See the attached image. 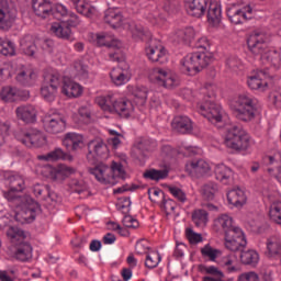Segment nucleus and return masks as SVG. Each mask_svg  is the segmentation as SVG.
<instances>
[{"instance_id":"obj_10","label":"nucleus","mask_w":281,"mask_h":281,"mask_svg":"<svg viewBox=\"0 0 281 281\" xmlns=\"http://www.w3.org/2000/svg\"><path fill=\"white\" fill-rule=\"evenodd\" d=\"M58 87H60V74L54 72L47 75L41 88V94L46 102H54L58 94Z\"/></svg>"},{"instance_id":"obj_31","label":"nucleus","mask_w":281,"mask_h":281,"mask_svg":"<svg viewBox=\"0 0 281 281\" xmlns=\"http://www.w3.org/2000/svg\"><path fill=\"white\" fill-rule=\"evenodd\" d=\"M32 192L36 199L42 201H56V193L52 192L49 184L35 183L32 187Z\"/></svg>"},{"instance_id":"obj_54","label":"nucleus","mask_w":281,"mask_h":281,"mask_svg":"<svg viewBox=\"0 0 281 281\" xmlns=\"http://www.w3.org/2000/svg\"><path fill=\"white\" fill-rule=\"evenodd\" d=\"M74 69L76 71V76L79 77L80 80H87V78H89V66L85 64V61H75Z\"/></svg>"},{"instance_id":"obj_14","label":"nucleus","mask_w":281,"mask_h":281,"mask_svg":"<svg viewBox=\"0 0 281 281\" xmlns=\"http://www.w3.org/2000/svg\"><path fill=\"white\" fill-rule=\"evenodd\" d=\"M41 212V206L36 202L31 204H24L16 213L15 221L25 225V223H32L36 218V213Z\"/></svg>"},{"instance_id":"obj_13","label":"nucleus","mask_w":281,"mask_h":281,"mask_svg":"<svg viewBox=\"0 0 281 281\" xmlns=\"http://www.w3.org/2000/svg\"><path fill=\"white\" fill-rule=\"evenodd\" d=\"M186 170L190 177H195V179H201V177H205L210 175L212 167H210V162L204 159H193L187 162Z\"/></svg>"},{"instance_id":"obj_36","label":"nucleus","mask_w":281,"mask_h":281,"mask_svg":"<svg viewBox=\"0 0 281 281\" xmlns=\"http://www.w3.org/2000/svg\"><path fill=\"white\" fill-rule=\"evenodd\" d=\"M227 201L235 207H243L247 203V194L243 189L236 188L227 193Z\"/></svg>"},{"instance_id":"obj_39","label":"nucleus","mask_w":281,"mask_h":281,"mask_svg":"<svg viewBox=\"0 0 281 281\" xmlns=\"http://www.w3.org/2000/svg\"><path fill=\"white\" fill-rule=\"evenodd\" d=\"M79 14L91 19L95 14V7L90 5L87 0H69Z\"/></svg>"},{"instance_id":"obj_6","label":"nucleus","mask_w":281,"mask_h":281,"mask_svg":"<svg viewBox=\"0 0 281 281\" xmlns=\"http://www.w3.org/2000/svg\"><path fill=\"white\" fill-rule=\"evenodd\" d=\"M226 14L231 23L234 25H243V23H247V21L254 19V9L251 5L240 7V3L228 0Z\"/></svg>"},{"instance_id":"obj_50","label":"nucleus","mask_w":281,"mask_h":281,"mask_svg":"<svg viewBox=\"0 0 281 281\" xmlns=\"http://www.w3.org/2000/svg\"><path fill=\"white\" fill-rule=\"evenodd\" d=\"M168 169H149L144 172L143 177L145 179H150V181H161V179H166L168 177Z\"/></svg>"},{"instance_id":"obj_59","label":"nucleus","mask_w":281,"mask_h":281,"mask_svg":"<svg viewBox=\"0 0 281 281\" xmlns=\"http://www.w3.org/2000/svg\"><path fill=\"white\" fill-rule=\"evenodd\" d=\"M130 32L132 34V38L134 41H144V36H146V32L144 31V26L131 23L130 24Z\"/></svg>"},{"instance_id":"obj_11","label":"nucleus","mask_w":281,"mask_h":281,"mask_svg":"<svg viewBox=\"0 0 281 281\" xmlns=\"http://www.w3.org/2000/svg\"><path fill=\"white\" fill-rule=\"evenodd\" d=\"M18 139L27 148H38L41 146H44V144H47V138L45 137V134L34 128L23 132L21 136L18 135Z\"/></svg>"},{"instance_id":"obj_16","label":"nucleus","mask_w":281,"mask_h":281,"mask_svg":"<svg viewBox=\"0 0 281 281\" xmlns=\"http://www.w3.org/2000/svg\"><path fill=\"white\" fill-rule=\"evenodd\" d=\"M146 56L151 60V63H158L164 65L168 63V54L166 48L159 42H151V44L146 48Z\"/></svg>"},{"instance_id":"obj_29","label":"nucleus","mask_w":281,"mask_h":281,"mask_svg":"<svg viewBox=\"0 0 281 281\" xmlns=\"http://www.w3.org/2000/svg\"><path fill=\"white\" fill-rule=\"evenodd\" d=\"M18 120H22L25 124H34L36 122V108L33 105H20L15 110Z\"/></svg>"},{"instance_id":"obj_37","label":"nucleus","mask_w":281,"mask_h":281,"mask_svg":"<svg viewBox=\"0 0 281 281\" xmlns=\"http://www.w3.org/2000/svg\"><path fill=\"white\" fill-rule=\"evenodd\" d=\"M33 10L41 19L52 16V2L49 0H33Z\"/></svg>"},{"instance_id":"obj_3","label":"nucleus","mask_w":281,"mask_h":281,"mask_svg":"<svg viewBox=\"0 0 281 281\" xmlns=\"http://www.w3.org/2000/svg\"><path fill=\"white\" fill-rule=\"evenodd\" d=\"M212 60H214V56H212L211 53H191L182 59V71L188 74V76H196V74H199V71H203Z\"/></svg>"},{"instance_id":"obj_41","label":"nucleus","mask_w":281,"mask_h":281,"mask_svg":"<svg viewBox=\"0 0 281 281\" xmlns=\"http://www.w3.org/2000/svg\"><path fill=\"white\" fill-rule=\"evenodd\" d=\"M7 236L12 245H21V243L27 238L25 231L19 228L18 226H10L7 229Z\"/></svg>"},{"instance_id":"obj_1","label":"nucleus","mask_w":281,"mask_h":281,"mask_svg":"<svg viewBox=\"0 0 281 281\" xmlns=\"http://www.w3.org/2000/svg\"><path fill=\"white\" fill-rule=\"evenodd\" d=\"M231 109L239 122H254L258 115L260 102L249 93H241L231 103Z\"/></svg>"},{"instance_id":"obj_57","label":"nucleus","mask_w":281,"mask_h":281,"mask_svg":"<svg viewBox=\"0 0 281 281\" xmlns=\"http://www.w3.org/2000/svg\"><path fill=\"white\" fill-rule=\"evenodd\" d=\"M42 161H58V159H65V151L60 148H55L46 155L38 156Z\"/></svg>"},{"instance_id":"obj_4","label":"nucleus","mask_w":281,"mask_h":281,"mask_svg":"<svg viewBox=\"0 0 281 281\" xmlns=\"http://www.w3.org/2000/svg\"><path fill=\"white\" fill-rule=\"evenodd\" d=\"M271 36L269 33L262 30H255L249 33L247 37V47L252 56L258 58H267V52H269V43Z\"/></svg>"},{"instance_id":"obj_22","label":"nucleus","mask_w":281,"mask_h":281,"mask_svg":"<svg viewBox=\"0 0 281 281\" xmlns=\"http://www.w3.org/2000/svg\"><path fill=\"white\" fill-rule=\"evenodd\" d=\"M90 175L99 181L100 183H104L113 186V176H111V167L105 164H99L94 168L90 169Z\"/></svg>"},{"instance_id":"obj_63","label":"nucleus","mask_w":281,"mask_h":281,"mask_svg":"<svg viewBox=\"0 0 281 281\" xmlns=\"http://www.w3.org/2000/svg\"><path fill=\"white\" fill-rule=\"evenodd\" d=\"M0 54L1 56H14V45L12 42H5L0 38Z\"/></svg>"},{"instance_id":"obj_21","label":"nucleus","mask_w":281,"mask_h":281,"mask_svg":"<svg viewBox=\"0 0 281 281\" xmlns=\"http://www.w3.org/2000/svg\"><path fill=\"white\" fill-rule=\"evenodd\" d=\"M44 128L46 133H50L52 135H58V133H64L67 124L65 120L58 115L46 116L43 120Z\"/></svg>"},{"instance_id":"obj_30","label":"nucleus","mask_w":281,"mask_h":281,"mask_svg":"<svg viewBox=\"0 0 281 281\" xmlns=\"http://www.w3.org/2000/svg\"><path fill=\"white\" fill-rule=\"evenodd\" d=\"M45 170L49 172L50 178L54 179V181H65L67 177L76 172V169L67 167V165H59L57 168L46 167Z\"/></svg>"},{"instance_id":"obj_47","label":"nucleus","mask_w":281,"mask_h":281,"mask_svg":"<svg viewBox=\"0 0 281 281\" xmlns=\"http://www.w3.org/2000/svg\"><path fill=\"white\" fill-rule=\"evenodd\" d=\"M240 260L243 265H249L250 267H256L260 261V255L254 249L243 250L240 254Z\"/></svg>"},{"instance_id":"obj_40","label":"nucleus","mask_w":281,"mask_h":281,"mask_svg":"<svg viewBox=\"0 0 281 281\" xmlns=\"http://www.w3.org/2000/svg\"><path fill=\"white\" fill-rule=\"evenodd\" d=\"M2 102H16L21 100V90L16 87L5 86L0 91Z\"/></svg>"},{"instance_id":"obj_43","label":"nucleus","mask_w":281,"mask_h":281,"mask_svg":"<svg viewBox=\"0 0 281 281\" xmlns=\"http://www.w3.org/2000/svg\"><path fill=\"white\" fill-rule=\"evenodd\" d=\"M232 177H234V172L227 166L217 165L215 167V179L224 186L232 181Z\"/></svg>"},{"instance_id":"obj_53","label":"nucleus","mask_w":281,"mask_h":281,"mask_svg":"<svg viewBox=\"0 0 281 281\" xmlns=\"http://www.w3.org/2000/svg\"><path fill=\"white\" fill-rule=\"evenodd\" d=\"M160 262L161 255L158 251H150L146 256L145 267H147V269H156V267H159Z\"/></svg>"},{"instance_id":"obj_18","label":"nucleus","mask_w":281,"mask_h":281,"mask_svg":"<svg viewBox=\"0 0 281 281\" xmlns=\"http://www.w3.org/2000/svg\"><path fill=\"white\" fill-rule=\"evenodd\" d=\"M225 247L229 251H241L247 247V238L243 229L231 233V235L225 237Z\"/></svg>"},{"instance_id":"obj_51","label":"nucleus","mask_w":281,"mask_h":281,"mask_svg":"<svg viewBox=\"0 0 281 281\" xmlns=\"http://www.w3.org/2000/svg\"><path fill=\"white\" fill-rule=\"evenodd\" d=\"M192 221L196 227H205L207 225V211L203 209L193 211Z\"/></svg>"},{"instance_id":"obj_49","label":"nucleus","mask_w":281,"mask_h":281,"mask_svg":"<svg viewBox=\"0 0 281 281\" xmlns=\"http://www.w3.org/2000/svg\"><path fill=\"white\" fill-rule=\"evenodd\" d=\"M269 217L277 225H281V201L277 200L270 204Z\"/></svg>"},{"instance_id":"obj_35","label":"nucleus","mask_w":281,"mask_h":281,"mask_svg":"<svg viewBox=\"0 0 281 281\" xmlns=\"http://www.w3.org/2000/svg\"><path fill=\"white\" fill-rule=\"evenodd\" d=\"M15 80L22 87H32L36 82V72L32 68H23L18 72Z\"/></svg>"},{"instance_id":"obj_42","label":"nucleus","mask_w":281,"mask_h":281,"mask_svg":"<svg viewBox=\"0 0 281 281\" xmlns=\"http://www.w3.org/2000/svg\"><path fill=\"white\" fill-rule=\"evenodd\" d=\"M207 21L211 25H218L221 23V5L217 2L209 1L207 4Z\"/></svg>"},{"instance_id":"obj_24","label":"nucleus","mask_w":281,"mask_h":281,"mask_svg":"<svg viewBox=\"0 0 281 281\" xmlns=\"http://www.w3.org/2000/svg\"><path fill=\"white\" fill-rule=\"evenodd\" d=\"M110 77L115 87H122L131 80V70H128V67L122 68V66H119L111 70Z\"/></svg>"},{"instance_id":"obj_58","label":"nucleus","mask_w":281,"mask_h":281,"mask_svg":"<svg viewBox=\"0 0 281 281\" xmlns=\"http://www.w3.org/2000/svg\"><path fill=\"white\" fill-rule=\"evenodd\" d=\"M261 60H267L268 63H271V65H273L274 67H278L281 63V54L276 49L268 48L266 57H261Z\"/></svg>"},{"instance_id":"obj_64","label":"nucleus","mask_w":281,"mask_h":281,"mask_svg":"<svg viewBox=\"0 0 281 281\" xmlns=\"http://www.w3.org/2000/svg\"><path fill=\"white\" fill-rule=\"evenodd\" d=\"M61 21L66 23V25H68L70 29L78 27V25H80L81 23L80 18L71 11L68 12V15H66V19Z\"/></svg>"},{"instance_id":"obj_17","label":"nucleus","mask_w":281,"mask_h":281,"mask_svg":"<svg viewBox=\"0 0 281 281\" xmlns=\"http://www.w3.org/2000/svg\"><path fill=\"white\" fill-rule=\"evenodd\" d=\"M216 232L224 234L225 238L240 231V227L234 225V220L227 214H222L214 221Z\"/></svg>"},{"instance_id":"obj_27","label":"nucleus","mask_w":281,"mask_h":281,"mask_svg":"<svg viewBox=\"0 0 281 281\" xmlns=\"http://www.w3.org/2000/svg\"><path fill=\"white\" fill-rule=\"evenodd\" d=\"M104 23H106L113 30H117V27H122L124 25V16L122 12L117 9H108L104 13Z\"/></svg>"},{"instance_id":"obj_56","label":"nucleus","mask_w":281,"mask_h":281,"mask_svg":"<svg viewBox=\"0 0 281 281\" xmlns=\"http://www.w3.org/2000/svg\"><path fill=\"white\" fill-rule=\"evenodd\" d=\"M97 44L99 45V47H122L121 41L114 40L109 43V37L104 33L97 34Z\"/></svg>"},{"instance_id":"obj_5","label":"nucleus","mask_w":281,"mask_h":281,"mask_svg":"<svg viewBox=\"0 0 281 281\" xmlns=\"http://www.w3.org/2000/svg\"><path fill=\"white\" fill-rule=\"evenodd\" d=\"M224 145L231 150H247L251 146V137L243 127L233 125L226 131Z\"/></svg>"},{"instance_id":"obj_33","label":"nucleus","mask_w":281,"mask_h":281,"mask_svg":"<svg viewBox=\"0 0 281 281\" xmlns=\"http://www.w3.org/2000/svg\"><path fill=\"white\" fill-rule=\"evenodd\" d=\"M266 256L268 258H281V238L272 236L266 241Z\"/></svg>"},{"instance_id":"obj_61","label":"nucleus","mask_w":281,"mask_h":281,"mask_svg":"<svg viewBox=\"0 0 281 281\" xmlns=\"http://www.w3.org/2000/svg\"><path fill=\"white\" fill-rule=\"evenodd\" d=\"M201 254L202 256H204V258H209L214 262V260H216V258L221 256V250L213 248L210 245H206L201 249Z\"/></svg>"},{"instance_id":"obj_25","label":"nucleus","mask_w":281,"mask_h":281,"mask_svg":"<svg viewBox=\"0 0 281 281\" xmlns=\"http://www.w3.org/2000/svg\"><path fill=\"white\" fill-rule=\"evenodd\" d=\"M265 164L268 166L267 172L270 175V177H273V179H277L279 183H281V158L280 156H266L263 158Z\"/></svg>"},{"instance_id":"obj_23","label":"nucleus","mask_w":281,"mask_h":281,"mask_svg":"<svg viewBox=\"0 0 281 281\" xmlns=\"http://www.w3.org/2000/svg\"><path fill=\"white\" fill-rule=\"evenodd\" d=\"M63 144L68 150H80L85 148V136L74 132L67 133L63 139Z\"/></svg>"},{"instance_id":"obj_46","label":"nucleus","mask_w":281,"mask_h":281,"mask_svg":"<svg viewBox=\"0 0 281 281\" xmlns=\"http://www.w3.org/2000/svg\"><path fill=\"white\" fill-rule=\"evenodd\" d=\"M20 49L26 56H34L36 54V44L32 35H25L20 42Z\"/></svg>"},{"instance_id":"obj_44","label":"nucleus","mask_w":281,"mask_h":281,"mask_svg":"<svg viewBox=\"0 0 281 281\" xmlns=\"http://www.w3.org/2000/svg\"><path fill=\"white\" fill-rule=\"evenodd\" d=\"M218 265L227 273H237V271H240V268H238V266H236V256L235 255H228V256L222 257L218 261Z\"/></svg>"},{"instance_id":"obj_2","label":"nucleus","mask_w":281,"mask_h":281,"mask_svg":"<svg viewBox=\"0 0 281 281\" xmlns=\"http://www.w3.org/2000/svg\"><path fill=\"white\" fill-rule=\"evenodd\" d=\"M95 103L105 113H117L121 117H128L135 111V105L131 100L126 98L117 99L115 94L97 97Z\"/></svg>"},{"instance_id":"obj_28","label":"nucleus","mask_w":281,"mask_h":281,"mask_svg":"<svg viewBox=\"0 0 281 281\" xmlns=\"http://www.w3.org/2000/svg\"><path fill=\"white\" fill-rule=\"evenodd\" d=\"M82 87L80 83L69 79L65 78L61 87V93L64 95H67V98H80L82 95Z\"/></svg>"},{"instance_id":"obj_32","label":"nucleus","mask_w":281,"mask_h":281,"mask_svg":"<svg viewBox=\"0 0 281 281\" xmlns=\"http://www.w3.org/2000/svg\"><path fill=\"white\" fill-rule=\"evenodd\" d=\"M173 131L186 135L188 133H192V120L186 115L176 116L171 123Z\"/></svg>"},{"instance_id":"obj_8","label":"nucleus","mask_w":281,"mask_h":281,"mask_svg":"<svg viewBox=\"0 0 281 281\" xmlns=\"http://www.w3.org/2000/svg\"><path fill=\"white\" fill-rule=\"evenodd\" d=\"M149 80L154 85H158V87H164L165 89H175V87H179L180 85L179 77L164 68H154L149 72Z\"/></svg>"},{"instance_id":"obj_9","label":"nucleus","mask_w":281,"mask_h":281,"mask_svg":"<svg viewBox=\"0 0 281 281\" xmlns=\"http://www.w3.org/2000/svg\"><path fill=\"white\" fill-rule=\"evenodd\" d=\"M198 111L211 124H223V120H225V111L218 103H214V101H205L204 103L198 104Z\"/></svg>"},{"instance_id":"obj_12","label":"nucleus","mask_w":281,"mask_h":281,"mask_svg":"<svg viewBox=\"0 0 281 281\" xmlns=\"http://www.w3.org/2000/svg\"><path fill=\"white\" fill-rule=\"evenodd\" d=\"M89 154L87 159L93 161V159H108L109 158V146L102 140V138H95L90 140L88 144Z\"/></svg>"},{"instance_id":"obj_20","label":"nucleus","mask_w":281,"mask_h":281,"mask_svg":"<svg viewBox=\"0 0 281 281\" xmlns=\"http://www.w3.org/2000/svg\"><path fill=\"white\" fill-rule=\"evenodd\" d=\"M207 5H210V0H184L187 13L195 19H201L207 12Z\"/></svg>"},{"instance_id":"obj_62","label":"nucleus","mask_w":281,"mask_h":281,"mask_svg":"<svg viewBox=\"0 0 281 281\" xmlns=\"http://www.w3.org/2000/svg\"><path fill=\"white\" fill-rule=\"evenodd\" d=\"M162 9L168 14H175L181 10V4L177 0H165Z\"/></svg>"},{"instance_id":"obj_48","label":"nucleus","mask_w":281,"mask_h":281,"mask_svg":"<svg viewBox=\"0 0 281 281\" xmlns=\"http://www.w3.org/2000/svg\"><path fill=\"white\" fill-rule=\"evenodd\" d=\"M112 181L115 183V179H126V169L120 161H112L110 166Z\"/></svg>"},{"instance_id":"obj_60","label":"nucleus","mask_w":281,"mask_h":281,"mask_svg":"<svg viewBox=\"0 0 281 281\" xmlns=\"http://www.w3.org/2000/svg\"><path fill=\"white\" fill-rule=\"evenodd\" d=\"M69 12L70 11L67 9V7L63 4H56L54 8H52L50 14L57 20L63 19V21H65Z\"/></svg>"},{"instance_id":"obj_52","label":"nucleus","mask_w":281,"mask_h":281,"mask_svg":"<svg viewBox=\"0 0 281 281\" xmlns=\"http://www.w3.org/2000/svg\"><path fill=\"white\" fill-rule=\"evenodd\" d=\"M69 188L71 192H76L77 194H89V186L85 180L71 179L69 182Z\"/></svg>"},{"instance_id":"obj_19","label":"nucleus","mask_w":281,"mask_h":281,"mask_svg":"<svg viewBox=\"0 0 281 281\" xmlns=\"http://www.w3.org/2000/svg\"><path fill=\"white\" fill-rule=\"evenodd\" d=\"M247 85L252 91H267L269 83L267 82V72L257 70L247 77Z\"/></svg>"},{"instance_id":"obj_38","label":"nucleus","mask_w":281,"mask_h":281,"mask_svg":"<svg viewBox=\"0 0 281 281\" xmlns=\"http://www.w3.org/2000/svg\"><path fill=\"white\" fill-rule=\"evenodd\" d=\"M13 258L20 262H27V260H32V245L23 241L18 244V247L13 252Z\"/></svg>"},{"instance_id":"obj_15","label":"nucleus","mask_w":281,"mask_h":281,"mask_svg":"<svg viewBox=\"0 0 281 281\" xmlns=\"http://www.w3.org/2000/svg\"><path fill=\"white\" fill-rule=\"evenodd\" d=\"M157 147V143L150 139H142L132 148L131 155L137 161H144L148 157V153H153Z\"/></svg>"},{"instance_id":"obj_7","label":"nucleus","mask_w":281,"mask_h":281,"mask_svg":"<svg viewBox=\"0 0 281 281\" xmlns=\"http://www.w3.org/2000/svg\"><path fill=\"white\" fill-rule=\"evenodd\" d=\"M16 5L12 0H0V30L9 32L16 21Z\"/></svg>"},{"instance_id":"obj_34","label":"nucleus","mask_w":281,"mask_h":281,"mask_svg":"<svg viewBox=\"0 0 281 281\" xmlns=\"http://www.w3.org/2000/svg\"><path fill=\"white\" fill-rule=\"evenodd\" d=\"M50 32L57 36V38H63L64 41H71V29L67 25V22L63 20L60 22H55L50 26Z\"/></svg>"},{"instance_id":"obj_55","label":"nucleus","mask_w":281,"mask_h":281,"mask_svg":"<svg viewBox=\"0 0 281 281\" xmlns=\"http://www.w3.org/2000/svg\"><path fill=\"white\" fill-rule=\"evenodd\" d=\"M202 196L206 199V201H212L214 199V194L218 192V186L214 182H207L201 189Z\"/></svg>"},{"instance_id":"obj_45","label":"nucleus","mask_w":281,"mask_h":281,"mask_svg":"<svg viewBox=\"0 0 281 281\" xmlns=\"http://www.w3.org/2000/svg\"><path fill=\"white\" fill-rule=\"evenodd\" d=\"M194 27L189 26L182 30L176 31L173 35V41L176 43H190L194 38Z\"/></svg>"},{"instance_id":"obj_26","label":"nucleus","mask_w":281,"mask_h":281,"mask_svg":"<svg viewBox=\"0 0 281 281\" xmlns=\"http://www.w3.org/2000/svg\"><path fill=\"white\" fill-rule=\"evenodd\" d=\"M4 181L10 190H15L16 192H23L25 190V178L19 173L5 172Z\"/></svg>"}]
</instances>
